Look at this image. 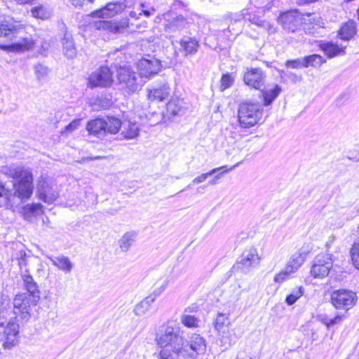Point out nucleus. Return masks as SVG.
<instances>
[{
  "label": "nucleus",
  "instance_id": "nucleus-1",
  "mask_svg": "<svg viewBox=\"0 0 359 359\" xmlns=\"http://www.w3.org/2000/svg\"><path fill=\"white\" fill-rule=\"evenodd\" d=\"M155 341L161 348L159 359H198L206 351L205 339L198 334H192L185 341L184 332L177 325H162L156 334Z\"/></svg>",
  "mask_w": 359,
  "mask_h": 359
},
{
  "label": "nucleus",
  "instance_id": "nucleus-2",
  "mask_svg": "<svg viewBox=\"0 0 359 359\" xmlns=\"http://www.w3.org/2000/svg\"><path fill=\"white\" fill-rule=\"evenodd\" d=\"M1 172L13 178V189L0 183V207L13 208L28 200L33 194V175L29 168L3 167Z\"/></svg>",
  "mask_w": 359,
  "mask_h": 359
},
{
  "label": "nucleus",
  "instance_id": "nucleus-3",
  "mask_svg": "<svg viewBox=\"0 0 359 359\" xmlns=\"http://www.w3.org/2000/svg\"><path fill=\"white\" fill-rule=\"evenodd\" d=\"M0 37L6 39L10 43L1 44L0 49L8 53H22L34 48L35 40L25 31L21 24L13 21H4L0 23Z\"/></svg>",
  "mask_w": 359,
  "mask_h": 359
},
{
  "label": "nucleus",
  "instance_id": "nucleus-4",
  "mask_svg": "<svg viewBox=\"0 0 359 359\" xmlns=\"http://www.w3.org/2000/svg\"><path fill=\"white\" fill-rule=\"evenodd\" d=\"M20 276L27 293L15 296L13 301L14 313L16 318L27 322L31 317L32 307L36 306L40 299L39 290L29 273Z\"/></svg>",
  "mask_w": 359,
  "mask_h": 359
},
{
  "label": "nucleus",
  "instance_id": "nucleus-5",
  "mask_svg": "<svg viewBox=\"0 0 359 359\" xmlns=\"http://www.w3.org/2000/svg\"><path fill=\"white\" fill-rule=\"evenodd\" d=\"M263 109L259 103L243 102L238 110V124L243 128L255 126L262 119Z\"/></svg>",
  "mask_w": 359,
  "mask_h": 359
},
{
  "label": "nucleus",
  "instance_id": "nucleus-6",
  "mask_svg": "<svg viewBox=\"0 0 359 359\" xmlns=\"http://www.w3.org/2000/svg\"><path fill=\"white\" fill-rule=\"evenodd\" d=\"M260 257L257 249L253 246L245 249L234 264L233 269L248 273L259 264Z\"/></svg>",
  "mask_w": 359,
  "mask_h": 359
},
{
  "label": "nucleus",
  "instance_id": "nucleus-7",
  "mask_svg": "<svg viewBox=\"0 0 359 359\" xmlns=\"http://www.w3.org/2000/svg\"><path fill=\"white\" fill-rule=\"evenodd\" d=\"M116 77L121 89L128 94L136 92L141 86L135 72L127 66L120 67L117 69Z\"/></svg>",
  "mask_w": 359,
  "mask_h": 359
},
{
  "label": "nucleus",
  "instance_id": "nucleus-8",
  "mask_svg": "<svg viewBox=\"0 0 359 359\" xmlns=\"http://www.w3.org/2000/svg\"><path fill=\"white\" fill-rule=\"evenodd\" d=\"M332 266L331 255L319 254L313 260L310 274L313 278L323 279L328 276Z\"/></svg>",
  "mask_w": 359,
  "mask_h": 359
},
{
  "label": "nucleus",
  "instance_id": "nucleus-9",
  "mask_svg": "<svg viewBox=\"0 0 359 359\" xmlns=\"http://www.w3.org/2000/svg\"><path fill=\"white\" fill-rule=\"evenodd\" d=\"M356 301V294L351 290H337L331 294L332 304L337 309L348 310L355 305Z\"/></svg>",
  "mask_w": 359,
  "mask_h": 359
},
{
  "label": "nucleus",
  "instance_id": "nucleus-10",
  "mask_svg": "<svg viewBox=\"0 0 359 359\" xmlns=\"http://www.w3.org/2000/svg\"><path fill=\"white\" fill-rule=\"evenodd\" d=\"M278 20L285 30L295 32L304 23V14L297 10L287 11L280 15Z\"/></svg>",
  "mask_w": 359,
  "mask_h": 359
},
{
  "label": "nucleus",
  "instance_id": "nucleus-11",
  "mask_svg": "<svg viewBox=\"0 0 359 359\" xmlns=\"http://www.w3.org/2000/svg\"><path fill=\"white\" fill-rule=\"evenodd\" d=\"M112 83L111 70L107 67H101L90 75L88 85L90 88H107L111 86Z\"/></svg>",
  "mask_w": 359,
  "mask_h": 359
},
{
  "label": "nucleus",
  "instance_id": "nucleus-12",
  "mask_svg": "<svg viewBox=\"0 0 359 359\" xmlns=\"http://www.w3.org/2000/svg\"><path fill=\"white\" fill-rule=\"evenodd\" d=\"M161 67L160 61L151 55L142 57L137 64L140 76L147 79L158 74Z\"/></svg>",
  "mask_w": 359,
  "mask_h": 359
},
{
  "label": "nucleus",
  "instance_id": "nucleus-13",
  "mask_svg": "<svg viewBox=\"0 0 359 359\" xmlns=\"http://www.w3.org/2000/svg\"><path fill=\"white\" fill-rule=\"evenodd\" d=\"M36 193L39 199L48 204H52L59 197L57 188L46 180L39 182Z\"/></svg>",
  "mask_w": 359,
  "mask_h": 359
},
{
  "label": "nucleus",
  "instance_id": "nucleus-14",
  "mask_svg": "<svg viewBox=\"0 0 359 359\" xmlns=\"http://www.w3.org/2000/svg\"><path fill=\"white\" fill-rule=\"evenodd\" d=\"M94 27L97 29L108 31L111 33H121L129 27L128 19L123 18L119 21L100 20L96 21Z\"/></svg>",
  "mask_w": 359,
  "mask_h": 359
},
{
  "label": "nucleus",
  "instance_id": "nucleus-15",
  "mask_svg": "<svg viewBox=\"0 0 359 359\" xmlns=\"http://www.w3.org/2000/svg\"><path fill=\"white\" fill-rule=\"evenodd\" d=\"M187 16L186 15L184 16L182 13L177 14L172 11H168L163 14V18L165 21V27L171 31L181 30L185 28L188 23Z\"/></svg>",
  "mask_w": 359,
  "mask_h": 359
},
{
  "label": "nucleus",
  "instance_id": "nucleus-16",
  "mask_svg": "<svg viewBox=\"0 0 359 359\" xmlns=\"http://www.w3.org/2000/svg\"><path fill=\"white\" fill-rule=\"evenodd\" d=\"M304 29L309 34L316 35L320 34V29L324 28L323 18L316 14H304Z\"/></svg>",
  "mask_w": 359,
  "mask_h": 359
},
{
  "label": "nucleus",
  "instance_id": "nucleus-17",
  "mask_svg": "<svg viewBox=\"0 0 359 359\" xmlns=\"http://www.w3.org/2000/svg\"><path fill=\"white\" fill-rule=\"evenodd\" d=\"M126 7L122 2L109 3L104 8L93 11L92 15L100 18H111L121 13Z\"/></svg>",
  "mask_w": 359,
  "mask_h": 359
},
{
  "label": "nucleus",
  "instance_id": "nucleus-18",
  "mask_svg": "<svg viewBox=\"0 0 359 359\" xmlns=\"http://www.w3.org/2000/svg\"><path fill=\"white\" fill-rule=\"evenodd\" d=\"M318 46L328 58H333L345 55L347 45L333 41H320Z\"/></svg>",
  "mask_w": 359,
  "mask_h": 359
},
{
  "label": "nucleus",
  "instance_id": "nucleus-19",
  "mask_svg": "<svg viewBox=\"0 0 359 359\" xmlns=\"http://www.w3.org/2000/svg\"><path fill=\"white\" fill-rule=\"evenodd\" d=\"M246 85L255 89H259L264 84V76L259 68L248 70L243 76Z\"/></svg>",
  "mask_w": 359,
  "mask_h": 359
},
{
  "label": "nucleus",
  "instance_id": "nucleus-20",
  "mask_svg": "<svg viewBox=\"0 0 359 359\" xmlns=\"http://www.w3.org/2000/svg\"><path fill=\"white\" fill-rule=\"evenodd\" d=\"M139 134L140 127L137 123L129 120L123 121L120 130L121 138L132 140L138 137Z\"/></svg>",
  "mask_w": 359,
  "mask_h": 359
},
{
  "label": "nucleus",
  "instance_id": "nucleus-21",
  "mask_svg": "<svg viewBox=\"0 0 359 359\" xmlns=\"http://www.w3.org/2000/svg\"><path fill=\"white\" fill-rule=\"evenodd\" d=\"M180 45L186 57L195 55L200 47L196 38L188 36H184L180 40Z\"/></svg>",
  "mask_w": 359,
  "mask_h": 359
},
{
  "label": "nucleus",
  "instance_id": "nucleus-22",
  "mask_svg": "<svg viewBox=\"0 0 359 359\" xmlns=\"http://www.w3.org/2000/svg\"><path fill=\"white\" fill-rule=\"evenodd\" d=\"M356 33L357 28L355 21L348 20L341 27L338 32V36L341 40L348 41L354 37Z\"/></svg>",
  "mask_w": 359,
  "mask_h": 359
},
{
  "label": "nucleus",
  "instance_id": "nucleus-23",
  "mask_svg": "<svg viewBox=\"0 0 359 359\" xmlns=\"http://www.w3.org/2000/svg\"><path fill=\"white\" fill-rule=\"evenodd\" d=\"M305 261V255L304 252L297 251L293 253L288 260L285 268L292 274L296 273Z\"/></svg>",
  "mask_w": 359,
  "mask_h": 359
},
{
  "label": "nucleus",
  "instance_id": "nucleus-24",
  "mask_svg": "<svg viewBox=\"0 0 359 359\" xmlns=\"http://www.w3.org/2000/svg\"><path fill=\"white\" fill-rule=\"evenodd\" d=\"M86 130L90 134L99 137L104 136L106 134L104 118H97L90 121L86 126Z\"/></svg>",
  "mask_w": 359,
  "mask_h": 359
},
{
  "label": "nucleus",
  "instance_id": "nucleus-25",
  "mask_svg": "<svg viewBox=\"0 0 359 359\" xmlns=\"http://www.w3.org/2000/svg\"><path fill=\"white\" fill-rule=\"evenodd\" d=\"M52 264L65 273H69L73 269V264L70 259L64 255L49 257Z\"/></svg>",
  "mask_w": 359,
  "mask_h": 359
},
{
  "label": "nucleus",
  "instance_id": "nucleus-26",
  "mask_svg": "<svg viewBox=\"0 0 359 359\" xmlns=\"http://www.w3.org/2000/svg\"><path fill=\"white\" fill-rule=\"evenodd\" d=\"M106 133L116 134L121 130L123 121L115 116L104 118Z\"/></svg>",
  "mask_w": 359,
  "mask_h": 359
},
{
  "label": "nucleus",
  "instance_id": "nucleus-27",
  "mask_svg": "<svg viewBox=\"0 0 359 359\" xmlns=\"http://www.w3.org/2000/svg\"><path fill=\"white\" fill-rule=\"evenodd\" d=\"M155 300L156 299L149 294L135 306L134 309L135 314L138 316L144 315L150 309L151 305Z\"/></svg>",
  "mask_w": 359,
  "mask_h": 359
},
{
  "label": "nucleus",
  "instance_id": "nucleus-28",
  "mask_svg": "<svg viewBox=\"0 0 359 359\" xmlns=\"http://www.w3.org/2000/svg\"><path fill=\"white\" fill-rule=\"evenodd\" d=\"M137 237L135 231H128L125 233L118 240V245L123 252H127L133 245Z\"/></svg>",
  "mask_w": 359,
  "mask_h": 359
},
{
  "label": "nucleus",
  "instance_id": "nucleus-29",
  "mask_svg": "<svg viewBox=\"0 0 359 359\" xmlns=\"http://www.w3.org/2000/svg\"><path fill=\"white\" fill-rule=\"evenodd\" d=\"M184 112L183 100L172 99L167 104V114L171 116L180 115Z\"/></svg>",
  "mask_w": 359,
  "mask_h": 359
},
{
  "label": "nucleus",
  "instance_id": "nucleus-30",
  "mask_svg": "<svg viewBox=\"0 0 359 359\" xmlns=\"http://www.w3.org/2000/svg\"><path fill=\"white\" fill-rule=\"evenodd\" d=\"M170 93L169 87L167 85H163L158 88H154L149 91L148 97L152 100L163 101Z\"/></svg>",
  "mask_w": 359,
  "mask_h": 359
},
{
  "label": "nucleus",
  "instance_id": "nucleus-31",
  "mask_svg": "<svg viewBox=\"0 0 359 359\" xmlns=\"http://www.w3.org/2000/svg\"><path fill=\"white\" fill-rule=\"evenodd\" d=\"M229 325V317L222 313H219L214 322L215 330L218 332L219 334L221 333L224 334L228 331V326Z\"/></svg>",
  "mask_w": 359,
  "mask_h": 359
},
{
  "label": "nucleus",
  "instance_id": "nucleus-32",
  "mask_svg": "<svg viewBox=\"0 0 359 359\" xmlns=\"http://www.w3.org/2000/svg\"><path fill=\"white\" fill-rule=\"evenodd\" d=\"M343 315H336L334 318H330L329 316L326 313L319 314L317 316L318 320L324 324L327 328H330L335 325H339L341 323Z\"/></svg>",
  "mask_w": 359,
  "mask_h": 359
},
{
  "label": "nucleus",
  "instance_id": "nucleus-33",
  "mask_svg": "<svg viewBox=\"0 0 359 359\" xmlns=\"http://www.w3.org/2000/svg\"><path fill=\"white\" fill-rule=\"evenodd\" d=\"M62 46L64 53L67 57H73L76 55V50L72 36L67 34L65 36Z\"/></svg>",
  "mask_w": 359,
  "mask_h": 359
},
{
  "label": "nucleus",
  "instance_id": "nucleus-34",
  "mask_svg": "<svg viewBox=\"0 0 359 359\" xmlns=\"http://www.w3.org/2000/svg\"><path fill=\"white\" fill-rule=\"evenodd\" d=\"M282 89L276 85L273 88L266 90L262 92V97L264 102V105L268 106L273 102V101L279 95Z\"/></svg>",
  "mask_w": 359,
  "mask_h": 359
},
{
  "label": "nucleus",
  "instance_id": "nucleus-35",
  "mask_svg": "<svg viewBox=\"0 0 359 359\" xmlns=\"http://www.w3.org/2000/svg\"><path fill=\"white\" fill-rule=\"evenodd\" d=\"M326 62V60L318 54H313L304 57V67L309 66L314 68H319L321 65Z\"/></svg>",
  "mask_w": 359,
  "mask_h": 359
},
{
  "label": "nucleus",
  "instance_id": "nucleus-36",
  "mask_svg": "<svg viewBox=\"0 0 359 359\" xmlns=\"http://www.w3.org/2000/svg\"><path fill=\"white\" fill-rule=\"evenodd\" d=\"M170 280L168 276H164L158 280L156 282V287L154 290V291L151 293H150V294L156 299L158 297L161 296V294L165 290Z\"/></svg>",
  "mask_w": 359,
  "mask_h": 359
},
{
  "label": "nucleus",
  "instance_id": "nucleus-37",
  "mask_svg": "<svg viewBox=\"0 0 359 359\" xmlns=\"http://www.w3.org/2000/svg\"><path fill=\"white\" fill-rule=\"evenodd\" d=\"M180 321L185 327L188 328H196L200 326L201 320L195 316L190 314H183L181 316Z\"/></svg>",
  "mask_w": 359,
  "mask_h": 359
},
{
  "label": "nucleus",
  "instance_id": "nucleus-38",
  "mask_svg": "<svg viewBox=\"0 0 359 359\" xmlns=\"http://www.w3.org/2000/svg\"><path fill=\"white\" fill-rule=\"evenodd\" d=\"M220 336L219 341L221 343V346L224 348H227L231 346L232 344L236 343L238 339L236 334L233 332H228L227 333H221L219 334Z\"/></svg>",
  "mask_w": 359,
  "mask_h": 359
},
{
  "label": "nucleus",
  "instance_id": "nucleus-39",
  "mask_svg": "<svg viewBox=\"0 0 359 359\" xmlns=\"http://www.w3.org/2000/svg\"><path fill=\"white\" fill-rule=\"evenodd\" d=\"M220 336L219 341L221 343V346L224 348H227L231 346L232 344L236 343L238 339L236 334L233 332H228L227 333H221L219 334Z\"/></svg>",
  "mask_w": 359,
  "mask_h": 359
},
{
  "label": "nucleus",
  "instance_id": "nucleus-40",
  "mask_svg": "<svg viewBox=\"0 0 359 359\" xmlns=\"http://www.w3.org/2000/svg\"><path fill=\"white\" fill-rule=\"evenodd\" d=\"M304 293L302 286L294 288L291 293L285 298V302L288 306L293 305Z\"/></svg>",
  "mask_w": 359,
  "mask_h": 359
},
{
  "label": "nucleus",
  "instance_id": "nucleus-41",
  "mask_svg": "<svg viewBox=\"0 0 359 359\" xmlns=\"http://www.w3.org/2000/svg\"><path fill=\"white\" fill-rule=\"evenodd\" d=\"M18 266L20 269V275L29 273L28 268L29 257L25 251H20L18 255Z\"/></svg>",
  "mask_w": 359,
  "mask_h": 359
},
{
  "label": "nucleus",
  "instance_id": "nucleus-42",
  "mask_svg": "<svg viewBox=\"0 0 359 359\" xmlns=\"http://www.w3.org/2000/svg\"><path fill=\"white\" fill-rule=\"evenodd\" d=\"M43 205L41 203H32L26 205L24 208V214L29 216H34L43 212Z\"/></svg>",
  "mask_w": 359,
  "mask_h": 359
},
{
  "label": "nucleus",
  "instance_id": "nucleus-43",
  "mask_svg": "<svg viewBox=\"0 0 359 359\" xmlns=\"http://www.w3.org/2000/svg\"><path fill=\"white\" fill-rule=\"evenodd\" d=\"M241 163V161L238 162L237 163L233 165L232 166L228 167L227 165H224V169L219 170L217 172H216L212 180H210L208 182V184L214 185L217 184L218 183V180L221 177V175L224 173H226L227 172L232 171L234 170L236 167H238Z\"/></svg>",
  "mask_w": 359,
  "mask_h": 359
},
{
  "label": "nucleus",
  "instance_id": "nucleus-44",
  "mask_svg": "<svg viewBox=\"0 0 359 359\" xmlns=\"http://www.w3.org/2000/svg\"><path fill=\"white\" fill-rule=\"evenodd\" d=\"M175 13V11L180 12V13L188 15L189 9L188 5L184 2H182L180 0H174L173 3L171 5V11Z\"/></svg>",
  "mask_w": 359,
  "mask_h": 359
},
{
  "label": "nucleus",
  "instance_id": "nucleus-45",
  "mask_svg": "<svg viewBox=\"0 0 359 359\" xmlns=\"http://www.w3.org/2000/svg\"><path fill=\"white\" fill-rule=\"evenodd\" d=\"M142 7V4H140L137 7H135L133 10L129 12V16L132 18L138 19L139 16L141 15L142 13H144L147 17H148L151 15L154 11V9H152V12L148 10H144Z\"/></svg>",
  "mask_w": 359,
  "mask_h": 359
},
{
  "label": "nucleus",
  "instance_id": "nucleus-46",
  "mask_svg": "<svg viewBox=\"0 0 359 359\" xmlns=\"http://www.w3.org/2000/svg\"><path fill=\"white\" fill-rule=\"evenodd\" d=\"M351 259L353 265L358 269H359V238L355 241L351 250Z\"/></svg>",
  "mask_w": 359,
  "mask_h": 359
},
{
  "label": "nucleus",
  "instance_id": "nucleus-47",
  "mask_svg": "<svg viewBox=\"0 0 359 359\" xmlns=\"http://www.w3.org/2000/svg\"><path fill=\"white\" fill-rule=\"evenodd\" d=\"M292 275L293 274L290 271L284 267L282 271L275 276L273 280L275 283L281 284L292 278Z\"/></svg>",
  "mask_w": 359,
  "mask_h": 359
},
{
  "label": "nucleus",
  "instance_id": "nucleus-48",
  "mask_svg": "<svg viewBox=\"0 0 359 359\" xmlns=\"http://www.w3.org/2000/svg\"><path fill=\"white\" fill-rule=\"evenodd\" d=\"M234 76L232 74H225L221 78V88L222 90L230 88L234 83Z\"/></svg>",
  "mask_w": 359,
  "mask_h": 359
},
{
  "label": "nucleus",
  "instance_id": "nucleus-49",
  "mask_svg": "<svg viewBox=\"0 0 359 359\" xmlns=\"http://www.w3.org/2000/svg\"><path fill=\"white\" fill-rule=\"evenodd\" d=\"M224 167L217 168L212 169L210 172L201 174V175H199L197 177L194 178L193 180V181H192V183L193 184L201 183V182H204L208 177L215 175L219 170L224 169Z\"/></svg>",
  "mask_w": 359,
  "mask_h": 359
},
{
  "label": "nucleus",
  "instance_id": "nucleus-50",
  "mask_svg": "<svg viewBox=\"0 0 359 359\" xmlns=\"http://www.w3.org/2000/svg\"><path fill=\"white\" fill-rule=\"evenodd\" d=\"M33 17L40 19H46L49 17V13L42 6L35 7L32 9Z\"/></svg>",
  "mask_w": 359,
  "mask_h": 359
},
{
  "label": "nucleus",
  "instance_id": "nucleus-51",
  "mask_svg": "<svg viewBox=\"0 0 359 359\" xmlns=\"http://www.w3.org/2000/svg\"><path fill=\"white\" fill-rule=\"evenodd\" d=\"M304 57L298 58L292 60H287L285 62V66L292 69H299L304 67Z\"/></svg>",
  "mask_w": 359,
  "mask_h": 359
},
{
  "label": "nucleus",
  "instance_id": "nucleus-52",
  "mask_svg": "<svg viewBox=\"0 0 359 359\" xmlns=\"http://www.w3.org/2000/svg\"><path fill=\"white\" fill-rule=\"evenodd\" d=\"M81 125V119H74L69 124H68L64 130L62 132V134L68 135L72 131L76 130Z\"/></svg>",
  "mask_w": 359,
  "mask_h": 359
},
{
  "label": "nucleus",
  "instance_id": "nucleus-53",
  "mask_svg": "<svg viewBox=\"0 0 359 359\" xmlns=\"http://www.w3.org/2000/svg\"><path fill=\"white\" fill-rule=\"evenodd\" d=\"M34 69L39 79L43 78L48 74V68L42 65H36Z\"/></svg>",
  "mask_w": 359,
  "mask_h": 359
},
{
  "label": "nucleus",
  "instance_id": "nucleus-54",
  "mask_svg": "<svg viewBox=\"0 0 359 359\" xmlns=\"http://www.w3.org/2000/svg\"><path fill=\"white\" fill-rule=\"evenodd\" d=\"M243 15L245 20H248L250 22L259 26L262 25V20L259 17L255 15L251 16V14L250 13H244Z\"/></svg>",
  "mask_w": 359,
  "mask_h": 359
},
{
  "label": "nucleus",
  "instance_id": "nucleus-55",
  "mask_svg": "<svg viewBox=\"0 0 359 359\" xmlns=\"http://www.w3.org/2000/svg\"><path fill=\"white\" fill-rule=\"evenodd\" d=\"M198 311V306L196 304H192L190 306H188L185 309V313H194Z\"/></svg>",
  "mask_w": 359,
  "mask_h": 359
},
{
  "label": "nucleus",
  "instance_id": "nucleus-56",
  "mask_svg": "<svg viewBox=\"0 0 359 359\" xmlns=\"http://www.w3.org/2000/svg\"><path fill=\"white\" fill-rule=\"evenodd\" d=\"M318 0H297V4L298 5H305V4H311V3H314L316 1H317Z\"/></svg>",
  "mask_w": 359,
  "mask_h": 359
},
{
  "label": "nucleus",
  "instance_id": "nucleus-57",
  "mask_svg": "<svg viewBox=\"0 0 359 359\" xmlns=\"http://www.w3.org/2000/svg\"><path fill=\"white\" fill-rule=\"evenodd\" d=\"M290 79L294 82H299L302 80V76L294 74L290 75Z\"/></svg>",
  "mask_w": 359,
  "mask_h": 359
},
{
  "label": "nucleus",
  "instance_id": "nucleus-58",
  "mask_svg": "<svg viewBox=\"0 0 359 359\" xmlns=\"http://www.w3.org/2000/svg\"><path fill=\"white\" fill-rule=\"evenodd\" d=\"M84 1L85 0H69L72 4L76 7L81 6Z\"/></svg>",
  "mask_w": 359,
  "mask_h": 359
},
{
  "label": "nucleus",
  "instance_id": "nucleus-59",
  "mask_svg": "<svg viewBox=\"0 0 359 359\" xmlns=\"http://www.w3.org/2000/svg\"><path fill=\"white\" fill-rule=\"evenodd\" d=\"M236 359H252V358L250 356H245V357H243V358L238 357Z\"/></svg>",
  "mask_w": 359,
  "mask_h": 359
},
{
  "label": "nucleus",
  "instance_id": "nucleus-60",
  "mask_svg": "<svg viewBox=\"0 0 359 359\" xmlns=\"http://www.w3.org/2000/svg\"><path fill=\"white\" fill-rule=\"evenodd\" d=\"M357 13H358V20H359V6H358V8Z\"/></svg>",
  "mask_w": 359,
  "mask_h": 359
},
{
  "label": "nucleus",
  "instance_id": "nucleus-61",
  "mask_svg": "<svg viewBox=\"0 0 359 359\" xmlns=\"http://www.w3.org/2000/svg\"><path fill=\"white\" fill-rule=\"evenodd\" d=\"M146 22H144V27H146Z\"/></svg>",
  "mask_w": 359,
  "mask_h": 359
}]
</instances>
